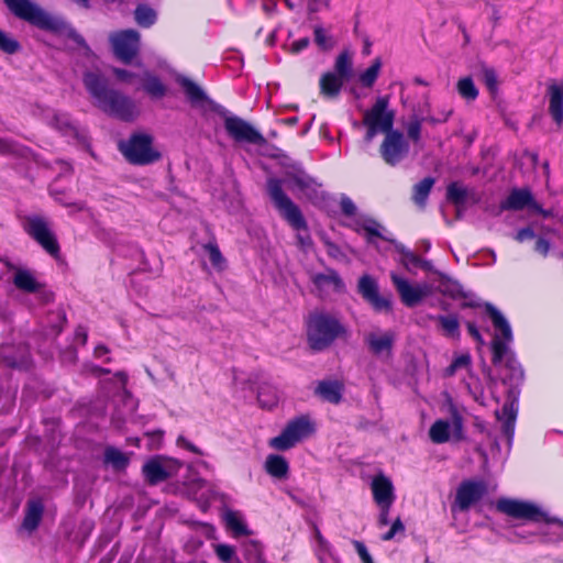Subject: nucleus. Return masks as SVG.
Masks as SVG:
<instances>
[{"mask_svg":"<svg viewBox=\"0 0 563 563\" xmlns=\"http://www.w3.org/2000/svg\"><path fill=\"white\" fill-rule=\"evenodd\" d=\"M223 519L227 528L233 533L234 537L249 534L247 526L241 512L227 510L223 515Z\"/></svg>","mask_w":563,"mask_h":563,"instance_id":"37","label":"nucleus"},{"mask_svg":"<svg viewBox=\"0 0 563 563\" xmlns=\"http://www.w3.org/2000/svg\"><path fill=\"white\" fill-rule=\"evenodd\" d=\"M265 470L273 477L284 478L288 474L289 465L285 457L271 454L266 459Z\"/></svg>","mask_w":563,"mask_h":563,"instance_id":"39","label":"nucleus"},{"mask_svg":"<svg viewBox=\"0 0 563 563\" xmlns=\"http://www.w3.org/2000/svg\"><path fill=\"white\" fill-rule=\"evenodd\" d=\"M463 418L454 411L452 420L438 419L429 429V438L435 444L446 443L449 441L459 442L464 439Z\"/></svg>","mask_w":563,"mask_h":563,"instance_id":"12","label":"nucleus"},{"mask_svg":"<svg viewBox=\"0 0 563 563\" xmlns=\"http://www.w3.org/2000/svg\"><path fill=\"white\" fill-rule=\"evenodd\" d=\"M243 555L249 563H266L263 545L256 540H247L242 545Z\"/></svg>","mask_w":563,"mask_h":563,"instance_id":"43","label":"nucleus"},{"mask_svg":"<svg viewBox=\"0 0 563 563\" xmlns=\"http://www.w3.org/2000/svg\"><path fill=\"white\" fill-rule=\"evenodd\" d=\"M471 366H472V358L468 353L457 355L454 357L451 365L449 367H446L445 375L449 377L453 376L461 369H465V371L470 372Z\"/></svg>","mask_w":563,"mask_h":563,"instance_id":"50","label":"nucleus"},{"mask_svg":"<svg viewBox=\"0 0 563 563\" xmlns=\"http://www.w3.org/2000/svg\"><path fill=\"white\" fill-rule=\"evenodd\" d=\"M37 352L40 351V340L53 342L62 332L66 323V313L62 306L37 310Z\"/></svg>","mask_w":563,"mask_h":563,"instance_id":"8","label":"nucleus"},{"mask_svg":"<svg viewBox=\"0 0 563 563\" xmlns=\"http://www.w3.org/2000/svg\"><path fill=\"white\" fill-rule=\"evenodd\" d=\"M36 296H37V305L38 303L48 305L54 298L53 291L49 290L48 288H46L45 286L40 285L38 283H37Z\"/></svg>","mask_w":563,"mask_h":563,"instance_id":"63","label":"nucleus"},{"mask_svg":"<svg viewBox=\"0 0 563 563\" xmlns=\"http://www.w3.org/2000/svg\"><path fill=\"white\" fill-rule=\"evenodd\" d=\"M483 80L487 88L494 92L497 89V74L493 68L485 67L482 71Z\"/></svg>","mask_w":563,"mask_h":563,"instance_id":"58","label":"nucleus"},{"mask_svg":"<svg viewBox=\"0 0 563 563\" xmlns=\"http://www.w3.org/2000/svg\"><path fill=\"white\" fill-rule=\"evenodd\" d=\"M435 184L433 177H426L412 187V201L420 208H424L428 197Z\"/></svg>","mask_w":563,"mask_h":563,"instance_id":"36","label":"nucleus"},{"mask_svg":"<svg viewBox=\"0 0 563 563\" xmlns=\"http://www.w3.org/2000/svg\"><path fill=\"white\" fill-rule=\"evenodd\" d=\"M223 126L228 136L236 144L263 145L266 142L254 125L235 114L223 113Z\"/></svg>","mask_w":563,"mask_h":563,"instance_id":"7","label":"nucleus"},{"mask_svg":"<svg viewBox=\"0 0 563 563\" xmlns=\"http://www.w3.org/2000/svg\"><path fill=\"white\" fill-rule=\"evenodd\" d=\"M177 81L184 89L188 101L194 106H216L214 101L207 95V92L189 78L179 77Z\"/></svg>","mask_w":563,"mask_h":563,"instance_id":"27","label":"nucleus"},{"mask_svg":"<svg viewBox=\"0 0 563 563\" xmlns=\"http://www.w3.org/2000/svg\"><path fill=\"white\" fill-rule=\"evenodd\" d=\"M37 29L47 31L55 35H67L77 45L81 46L87 53L90 52L85 38L78 34L69 24L58 14L37 8Z\"/></svg>","mask_w":563,"mask_h":563,"instance_id":"9","label":"nucleus"},{"mask_svg":"<svg viewBox=\"0 0 563 563\" xmlns=\"http://www.w3.org/2000/svg\"><path fill=\"white\" fill-rule=\"evenodd\" d=\"M314 430L316 427L310 417L302 415L291 419L279 435L271 439L269 444L278 451H286L310 437Z\"/></svg>","mask_w":563,"mask_h":563,"instance_id":"6","label":"nucleus"},{"mask_svg":"<svg viewBox=\"0 0 563 563\" xmlns=\"http://www.w3.org/2000/svg\"><path fill=\"white\" fill-rule=\"evenodd\" d=\"M429 318L439 323V327L445 336L452 339L460 338V321L456 314H438L430 316Z\"/></svg>","mask_w":563,"mask_h":563,"instance_id":"32","label":"nucleus"},{"mask_svg":"<svg viewBox=\"0 0 563 563\" xmlns=\"http://www.w3.org/2000/svg\"><path fill=\"white\" fill-rule=\"evenodd\" d=\"M214 551L219 560L223 563H225L228 560L232 559V556L235 555L234 548L228 544H217Z\"/></svg>","mask_w":563,"mask_h":563,"instance_id":"59","label":"nucleus"},{"mask_svg":"<svg viewBox=\"0 0 563 563\" xmlns=\"http://www.w3.org/2000/svg\"><path fill=\"white\" fill-rule=\"evenodd\" d=\"M30 357L29 347L24 344L0 346V360L8 367L22 368L29 364Z\"/></svg>","mask_w":563,"mask_h":563,"instance_id":"22","label":"nucleus"},{"mask_svg":"<svg viewBox=\"0 0 563 563\" xmlns=\"http://www.w3.org/2000/svg\"><path fill=\"white\" fill-rule=\"evenodd\" d=\"M451 113H452L451 111L442 112L438 117L430 114V113L424 114V113H422V111L413 113L409 118V121L406 124V131H407L408 137L411 141H413V143H418L421 137V129H422L423 124L428 123V124L434 125V124L443 123L450 118Z\"/></svg>","mask_w":563,"mask_h":563,"instance_id":"21","label":"nucleus"},{"mask_svg":"<svg viewBox=\"0 0 563 563\" xmlns=\"http://www.w3.org/2000/svg\"><path fill=\"white\" fill-rule=\"evenodd\" d=\"M487 494V484L483 479L463 481L451 506L452 511L465 512Z\"/></svg>","mask_w":563,"mask_h":563,"instance_id":"11","label":"nucleus"},{"mask_svg":"<svg viewBox=\"0 0 563 563\" xmlns=\"http://www.w3.org/2000/svg\"><path fill=\"white\" fill-rule=\"evenodd\" d=\"M314 42L322 49H330L333 46L331 37L325 34V31L321 26L314 27Z\"/></svg>","mask_w":563,"mask_h":563,"instance_id":"57","label":"nucleus"},{"mask_svg":"<svg viewBox=\"0 0 563 563\" xmlns=\"http://www.w3.org/2000/svg\"><path fill=\"white\" fill-rule=\"evenodd\" d=\"M103 461L115 471L125 470L130 462L128 455L114 446H108L104 450Z\"/></svg>","mask_w":563,"mask_h":563,"instance_id":"41","label":"nucleus"},{"mask_svg":"<svg viewBox=\"0 0 563 563\" xmlns=\"http://www.w3.org/2000/svg\"><path fill=\"white\" fill-rule=\"evenodd\" d=\"M456 89L466 101L475 100L478 95V90L471 77L461 78L456 84Z\"/></svg>","mask_w":563,"mask_h":563,"instance_id":"49","label":"nucleus"},{"mask_svg":"<svg viewBox=\"0 0 563 563\" xmlns=\"http://www.w3.org/2000/svg\"><path fill=\"white\" fill-rule=\"evenodd\" d=\"M496 509L509 517L516 519H525L533 522L544 521L547 523L558 525L560 531L556 529H548L540 532L544 542H560L563 540V520L556 517H550L538 505L511 498H499L496 501Z\"/></svg>","mask_w":563,"mask_h":563,"instance_id":"1","label":"nucleus"},{"mask_svg":"<svg viewBox=\"0 0 563 563\" xmlns=\"http://www.w3.org/2000/svg\"><path fill=\"white\" fill-rule=\"evenodd\" d=\"M311 280L320 294L343 292L345 288L342 278L334 269L317 273L312 276Z\"/></svg>","mask_w":563,"mask_h":563,"instance_id":"23","label":"nucleus"},{"mask_svg":"<svg viewBox=\"0 0 563 563\" xmlns=\"http://www.w3.org/2000/svg\"><path fill=\"white\" fill-rule=\"evenodd\" d=\"M267 191L280 216L294 230L298 231L297 240L299 245L302 249L310 246L312 241L308 233L307 222L299 207L283 190L282 180L269 178L267 180Z\"/></svg>","mask_w":563,"mask_h":563,"instance_id":"4","label":"nucleus"},{"mask_svg":"<svg viewBox=\"0 0 563 563\" xmlns=\"http://www.w3.org/2000/svg\"><path fill=\"white\" fill-rule=\"evenodd\" d=\"M52 125L60 131L64 135L77 136L78 128L66 117H55L52 120Z\"/></svg>","mask_w":563,"mask_h":563,"instance_id":"51","label":"nucleus"},{"mask_svg":"<svg viewBox=\"0 0 563 563\" xmlns=\"http://www.w3.org/2000/svg\"><path fill=\"white\" fill-rule=\"evenodd\" d=\"M335 75L349 81L353 76V55L350 51L344 49L335 58L333 70Z\"/></svg>","mask_w":563,"mask_h":563,"instance_id":"34","label":"nucleus"},{"mask_svg":"<svg viewBox=\"0 0 563 563\" xmlns=\"http://www.w3.org/2000/svg\"><path fill=\"white\" fill-rule=\"evenodd\" d=\"M356 232L364 231L367 235V241L371 242V238H380L387 240L380 232L382 225L374 219L367 217H357L354 219L351 225Z\"/></svg>","mask_w":563,"mask_h":563,"instance_id":"33","label":"nucleus"},{"mask_svg":"<svg viewBox=\"0 0 563 563\" xmlns=\"http://www.w3.org/2000/svg\"><path fill=\"white\" fill-rule=\"evenodd\" d=\"M345 80L332 71L321 75L319 80L320 93L329 99L338 97Z\"/></svg>","mask_w":563,"mask_h":563,"instance_id":"30","label":"nucleus"},{"mask_svg":"<svg viewBox=\"0 0 563 563\" xmlns=\"http://www.w3.org/2000/svg\"><path fill=\"white\" fill-rule=\"evenodd\" d=\"M49 191H51V195L55 198V200L58 201L59 203H62L64 206H71L73 205V202L70 201V199L68 198L66 192L60 191L57 188V184L56 183L51 185Z\"/></svg>","mask_w":563,"mask_h":563,"instance_id":"64","label":"nucleus"},{"mask_svg":"<svg viewBox=\"0 0 563 563\" xmlns=\"http://www.w3.org/2000/svg\"><path fill=\"white\" fill-rule=\"evenodd\" d=\"M314 393L324 401L338 405L342 399L343 385L338 380H321Z\"/></svg>","mask_w":563,"mask_h":563,"instance_id":"31","label":"nucleus"},{"mask_svg":"<svg viewBox=\"0 0 563 563\" xmlns=\"http://www.w3.org/2000/svg\"><path fill=\"white\" fill-rule=\"evenodd\" d=\"M139 89L145 90L148 95L152 97H163L166 92L165 86L162 84V81L151 75L148 71L144 70L142 73V77L140 78V85Z\"/></svg>","mask_w":563,"mask_h":563,"instance_id":"38","label":"nucleus"},{"mask_svg":"<svg viewBox=\"0 0 563 563\" xmlns=\"http://www.w3.org/2000/svg\"><path fill=\"white\" fill-rule=\"evenodd\" d=\"M153 141L151 134L136 132L132 133L128 140L120 141L118 148L130 164L145 166L161 158V153L153 146Z\"/></svg>","mask_w":563,"mask_h":563,"instance_id":"5","label":"nucleus"},{"mask_svg":"<svg viewBox=\"0 0 563 563\" xmlns=\"http://www.w3.org/2000/svg\"><path fill=\"white\" fill-rule=\"evenodd\" d=\"M399 251L402 255L401 263L408 272H412L416 268H421L426 272L433 271V264L430 261L423 260L413 252L405 250L404 247L399 249Z\"/></svg>","mask_w":563,"mask_h":563,"instance_id":"35","label":"nucleus"},{"mask_svg":"<svg viewBox=\"0 0 563 563\" xmlns=\"http://www.w3.org/2000/svg\"><path fill=\"white\" fill-rule=\"evenodd\" d=\"M438 290L452 299H467L468 295L463 290L460 283L446 276H441Z\"/></svg>","mask_w":563,"mask_h":563,"instance_id":"40","label":"nucleus"},{"mask_svg":"<svg viewBox=\"0 0 563 563\" xmlns=\"http://www.w3.org/2000/svg\"><path fill=\"white\" fill-rule=\"evenodd\" d=\"M141 35L137 31L129 29L111 33L109 41L113 53L121 62L129 64L140 51Z\"/></svg>","mask_w":563,"mask_h":563,"instance_id":"13","label":"nucleus"},{"mask_svg":"<svg viewBox=\"0 0 563 563\" xmlns=\"http://www.w3.org/2000/svg\"><path fill=\"white\" fill-rule=\"evenodd\" d=\"M382 66L380 57H376L371 66L358 75V84L364 88L373 87L380 74Z\"/></svg>","mask_w":563,"mask_h":563,"instance_id":"42","label":"nucleus"},{"mask_svg":"<svg viewBox=\"0 0 563 563\" xmlns=\"http://www.w3.org/2000/svg\"><path fill=\"white\" fill-rule=\"evenodd\" d=\"M86 89L99 101H110L111 106H124L121 95L109 88L107 78L99 70H88L84 74Z\"/></svg>","mask_w":563,"mask_h":563,"instance_id":"14","label":"nucleus"},{"mask_svg":"<svg viewBox=\"0 0 563 563\" xmlns=\"http://www.w3.org/2000/svg\"><path fill=\"white\" fill-rule=\"evenodd\" d=\"M10 12L31 24H35V3L31 0H3Z\"/></svg>","mask_w":563,"mask_h":563,"instance_id":"29","label":"nucleus"},{"mask_svg":"<svg viewBox=\"0 0 563 563\" xmlns=\"http://www.w3.org/2000/svg\"><path fill=\"white\" fill-rule=\"evenodd\" d=\"M379 153L386 164L396 166L408 155L409 143L400 131L393 130L385 134Z\"/></svg>","mask_w":563,"mask_h":563,"instance_id":"15","label":"nucleus"},{"mask_svg":"<svg viewBox=\"0 0 563 563\" xmlns=\"http://www.w3.org/2000/svg\"><path fill=\"white\" fill-rule=\"evenodd\" d=\"M21 49L20 43L7 32L0 29V51L12 55Z\"/></svg>","mask_w":563,"mask_h":563,"instance_id":"52","label":"nucleus"},{"mask_svg":"<svg viewBox=\"0 0 563 563\" xmlns=\"http://www.w3.org/2000/svg\"><path fill=\"white\" fill-rule=\"evenodd\" d=\"M143 474L150 484L155 485L173 476L174 468L168 462L156 457L143 465Z\"/></svg>","mask_w":563,"mask_h":563,"instance_id":"24","label":"nucleus"},{"mask_svg":"<svg viewBox=\"0 0 563 563\" xmlns=\"http://www.w3.org/2000/svg\"><path fill=\"white\" fill-rule=\"evenodd\" d=\"M106 114L114 120L131 122L139 117V108H103Z\"/></svg>","mask_w":563,"mask_h":563,"instance_id":"48","label":"nucleus"},{"mask_svg":"<svg viewBox=\"0 0 563 563\" xmlns=\"http://www.w3.org/2000/svg\"><path fill=\"white\" fill-rule=\"evenodd\" d=\"M466 196V189L460 186L457 183H452L448 186L446 197L451 202L455 205H462L465 201Z\"/></svg>","mask_w":563,"mask_h":563,"instance_id":"53","label":"nucleus"},{"mask_svg":"<svg viewBox=\"0 0 563 563\" xmlns=\"http://www.w3.org/2000/svg\"><path fill=\"white\" fill-rule=\"evenodd\" d=\"M373 498L377 505L394 504L395 488L391 481L384 474L376 475L371 484Z\"/></svg>","mask_w":563,"mask_h":563,"instance_id":"26","label":"nucleus"},{"mask_svg":"<svg viewBox=\"0 0 563 563\" xmlns=\"http://www.w3.org/2000/svg\"><path fill=\"white\" fill-rule=\"evenodd\" d=\"M357 292L377 313H389L393 310L391 295H380L377 280L371 275H363L357 283Z\"/></svg>","mask_w":563,"mask_h":563,"instance_id":"10","label":"nucleus"},{"mask_svg":"<svg viewBox=\"0 0 563 563\" xmlns=\"http://www.w3.org/2000/svg\"><path fill=\"white\" fill-rule=\"evenodd\" d=\"M340 207H341L342 213L347 217L355 216V213H356L355 203L353 202V200L350 197H347L345 195L341 196Z\"/></svg>","mask_w":563,"mask_h":563,"instance_id":"61","label":"nucleus"},{"mask_svg":"<svg viewBox=\"0 0 563 563\" xmlns=\"http://www.w3.org/2000/svg\"><path fill=\"white\" fill-rule=\"evenodd\" d=\"M405 531V526L400 518H397L390 529L382 536V540L389 541L395 538L397 533H402Z\"/></svg>","mask_w":563,"mask_h":563,"instance_id":"62","label":"nucleus"},{"mask_svg":"<svg viewBox=\"0 0 563 563\" xmlns=\"http://www.w3.org/2000/svg\"><path fill=\"white\" fill-rule=\"evenodd\" d=\"M517 413L518 402L515 399L506 401L501 411H496V418L501 421V430L504 435L507 438L509 446L511 445L515 434Z\"/></svg>","mask_w":563,"mask_h":563,"instance_id":"25","label":"nucleus"},{"mask_svg":"<svg viewBox=\"0 0 563 563\" xmlns=\"http://www.w3.org/2000/svg\"><path fill=\"white\" fill-rule=\"evenodd\" d=\"M548 96L550 98L549 106H563V79L549 85Z\"/></svg>","mask_w":563,"mask_h":563,"instance_id":"55","label":"nucleus"},{"mask_svg":"<svg viewBox=\"0 0 563 563\" xmlns=\"http://www.w3.org/2000/svg\"><path fill=\"white\" fill-rule=\"evenodd\" d=\"M390 279L402 303L409 308L417 306L429 294L427 284L412 285L406 278L396 273L390 274Z\"/></svg>","mask_w":563,"mask_h":563,"instance_id":"17","label":"nucleus"},{"mask_svg":"<svg viewBox=\"0 0 563 563\" xmlns=\"http://www.w3.org/2000/svg\"><path fill=\"white\" fill-rule=\"evenodd\" d=\"M529 209L537 213H543L542 207L536 201L529 188H514L506 199L499 205L500 211H520Z\"/></svg>","mask_w":563,"mask_h":563,"instance_id":"19","label":"nucleus"},{"mask_svg":"<svg viewBox=\"0 0 563 563\" xmlns=\"http://www.w3.org/2000/svg\"><path fill=\"white\" fill-rule=\"evenodd\" d=\"M113 74L117 76L119 80L133 85L136 89H139L140 78L142 77V74H134L129 70L120 68H113Z\"/></svg>","mask_w":563,"mask_h":563,"instance_id":"56","label":"nucleus"},{"mask_svg":"<svg viewBox=\"0 0 563 563\" xmlns=\"http://www.w3.org/2000/svg\"><path fill=\"white\" fill-rule=\"evenodd\" d=\"M37 244L57 263H64L60 246L53 224L37 216Z\"/></svg>","mask_w":563,"mask_h":563,"instance_id":"20","label":"nucleus"},{"mask_svg":"<svg viewBox=\"0 0 563 563\" xmlns=\"http://www.w3.org/2000/svg\"><path fill=\"white\" fill-rule=\"evenodd\" d=\"M395 113L389 108H369L364 113V124L367 126L366 141L372 139L378 133L393 131Z\"/></svg>","mask_w":563,"mask_h":563,"instance_id":"16","label":"nucleus"},{"mask_svg":"<svg viewBox=\"0 0 563 563\" xmlns=\"http://www.w3.org/2000/svg\"><path fill=\"white\" fill-rule=\"evenodd\" d=\"M0 262L3 263L8 269L14 271L13 284L18 289L26 292H35V277H33L30 272L16 267L8 258L0 260Z\"/></svg>","mask_w":563,"mask_h":563,"instance_id":"28","label":"nucleus"},{"mask_svg":"<svg viewBox=\"0 0 563 563\" xmlns=\"http://www.w3.org/2000/svg\"><path fill=\"white\" fill-rule=\"evenodd\" d=\"M205 252L208 254L209 261L213 267L221 269L224 264V258L216 243H207L203 245Z\"/></svg>","mask_w":563,"mask_h":563,"instance_id":"54","label":"nucleus"},{"mask_svg":"<svg viewBox=\"0 0 563 563\" xmlns=\"http://www.w3.org/2000/svg\"><path fill=\"white\" fill-rule=\"evenodd\" d=\"M35 530V496H30L26 501V515L19 529V533L29 536Z\"/></svg>","mask_w":563,"mask_h":563,"instance_id":"46","label":"nucleus"},{"mask_svg":"<svg viewBox=\"0 0 563 563\" xmlns=\"http://www.w3.org/2000/svg\"><path fill=\"white\" fill-rule=\"evenodd\" d=\"M368 351L380 358H388L393 355L396 342V333L393 330L376 329L364 336Z\"/></svg>","mask_w":563,"mask_h":563,"instance_id":"18","label":"nucleus"},{"mask_svg":"<svg viewBox=\"0 0 563 563\" xmlns=\"http://www.w3.org/2000/svg\"><path fill=\"white\" fill-rule=\"evenodd\" d=\"M257 399L263 408L272 409L278 402L277 389L272 385L264 384L258 389Z\"/></svg>","mask_w":563,"mask_h":563,"instance_id":"45","label":"nucleus"},{"mask_svg":"<svg viewBox=\"0 0 563 563\" xmlns=\"http://www.w3.org/2000/svg\"><path fill=\"white\" fill-rule=\"evenodd\" d=\"M484 307L496 329V334L492 341L493 363L495 365L505 363L512 371L515 378H522L523 371L509 347V344L512 342V331L509 322L492 303L486 302Z\"/></svg>","mask_w":563,"mask_h":563,"instance_id":"2","label":"nucleus"},{"mask_svg":"<svg viewBox=\"0 0 563 563\" xmlns=\"http://www.w3.org/2000/svg\"><path fill=\"white\" fill-rule=\"evenodd\" d=\"M314 554L319 561H324V558L331 556L334 553L331 543L321 534L318 528L314 529Z\"/></svg>","mask_w":563,"mask_h":563,"instance_id":"47","label":"nucleus"},{"mask_svg":"<svg viewBox=\"0 0 563 563\" xmlns=\"http://www.w3.org/2000/svg\"><path fill=\"white\" fill-rule=\"evenodd\" d=\"M134 19L141 27H150L155 24L157 13L147 4H139L134 11Z\"/></svg>","mask_w":563,"mask_h":563,"instance_id":"44","label":"nucleus"},{"mask_svg":"<svg viewBox=\"0 0 563 563\" xmlns=\"http://www.w3.org/2000/svg\"><path fill=\"white\" fill-rule=\"evenodd\" d=\"M59 358L63 364H74L77 361V350L71 344L67 346L65 350L59 352Z\"/></svg>","mask_w":563,"mask_h":563,"instance_id":"60","label":"nucleus"},{"mask_svg":"<svg viewBox=\"0 0 563 563\" xmlns=\"http://www.w3.org/2000/svg\"><path fill=\"white\" fill-rule=\"evenodd\" d=\"M346 334L340 318L328 311H313L307 319V340L314 351H323Z\"/></svg>","mask_w":563,"mask_h":563,"instance_id":"3","label":"nucleus"}]
</instances>
